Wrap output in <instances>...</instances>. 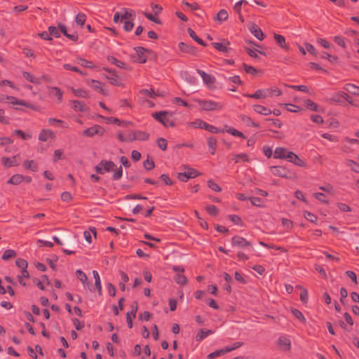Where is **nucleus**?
Listing matches in <instances>:
<instances>
[{
  "label": "nucleus",
  "instance_id": "53",
  "mask_svg": "<svg viewBox=\"0 0 359 359\" xmlns=\"http://www.w3.org/2000/svg\"><path fill=\"white\" fill-rule=\"evenodd\" d=\"M207 184L208 187L215 191L219 192L222 191V188L212 180H208Z\"/></svg>",
  "mask_w": 359,
  "mask_h": 359
},
{
  "label": "nucleus",
  "instance_id": "38",
  "mask_svg": "<svg viewBox=\"0 0 359 359\" xmlns=\"http://www.w3.org/2000/svg\"><path fill=\"white\" fill-rule=\"evenodd\" d=\"M29 273L27 269L20 270V274L18 276L19 283L22 285H26V283L24 281V278H29Z\"/></svg>",
  "mask_w": 359,
  "mask_h": 359
},
{
  "label": "nucleus",
  "instance_id": "42",
  "mask_svg": "<svg viewBox=\"0 0 359 359\" xmlns=\"http://www.w3.org/2000/svg\"><path fill=\"white\" fill-rule=\"evenodd\" d=\"M124 13L121 15V21L123 22V20H130L135 15V12L133 10H128L127 8H123Z\"/></svg>",
  "mask_w": 359,
  "mask_h": 359
},
{
  "label": "nucleus",
  "instance_id": "48",
  "mask_svg": "<svg viewBox=\"0 0 359 359\" xmlns=\"http://www.w3.org/2000/svg\"><path fill=\"white\" fill-rule=\"evenodd\" d=\"M73 107L76 111H83L86 106L81 101L74 100L73 101Z\"/></svg>",
  "mask_w": 359,
  "mask_h": 359
},
{
  "label": "nucleus",
  "instance_id": "63",
  "mask_svg": "<svg viewBox=\"0 0 359 359\" xmlns=\"http://www.w3.org/2000/svg\"><path fill=\"white\" fill-rule=\"evenodd\" d=\"M151 318V314L149 311H144L139 314L138 318L140 320H149Z\"/></svg>",
  "mask_w": 359,
  "mask_h": 359
},
{
  "label": "nucleus",
  "instance_id": "20",
  "mask_svg": "<svg viewBox=\"0 0 359 359\" xmlns=\"http://www.w3.org/2000/svg\"><path fill=\"white\" fill-rule=\"evenodd\" d=\"M252 107L254 111L259 114L267 116L271 114V110L264 106L255 104Z\"/></svg>",
  "mask_w": 359,
  "mask_h": 359
},
{
  "label": "nucleus",
  "instance_id": "32",
  "mask_svg": "<svg viewBox=\"0 0 359 359\" xmlns=\"http://www.w3.org/2000/svg\"><path fill=\"white\" fill-rule=\"evenodd\" d=\"M212 333L213 331L212 330L204 331L203 329H200L196 336V340L199 341Z\"/></svg>",
  "mask_w": 359,
  "mask_h": 359
},
{
  "label": "nucleus",
  "instance_id": "28",
  "mask_svg": "<svg viewBox=\"0 0 359 359\" xmlns=\"http://www.w3.org/2000/svg\"><path fill=\"white\" fill-rule=\"evenodd\" d=\"M23 166L25 168L30 170L33 172H36L38 170V165L33 160H26L23 163Z\"/></svg>",
  "mask_w": 359,
  "mask_h": 359
},
{
  "label": "nucleus",
  "instance_id": "59",
  "mask_svg": "<svg viewBox=\"0 0 359 359\" xmlns=\"http://www.w3.org/2000/svg\"><path fill=\"white\" fill-rule=\"evenodd\" d=\"M304 46H305V47H306V48L307 51H308L310 54H311L312 55H314V56H316V55H317L318 52H317L316 49L315 48V47H314L312 44H311V43H309L306 42V43H304Z\"/></svg>",
  "mask_w": 359,
  "mask_h": 359
},
{
  "label": "nucleus",
  "instance_id": "26",
  "mask_svg": "<svg viewBox=\"0 0 359 359\" xmlns=\"http://www.w3.org/2000/svg\"><path fill=\"white\" fill-rule=\"evenodd\" d=\"M24 181V176L20 174L13 175L8 181V184L18 185Z\"/></svg>",
  "mask_w": 359,
  "mask_h": 359
},
{
  "label": "nucleus",
  "instance_id": "7",
  "mask_svg": "<svg viewBox=\"0 0 359 359\" xmlns=\"http://www.w3.org/2000/svg\"><path fill=\"white\" fill-rule=\"evenodd\" d=\"M103 69L110 74L109 76H105V78L109 80L111 85L116 86H122V82L115 69H111L108 67H104Z\"/></svg>",
  "mask_w": 359,
  "mask_h": 359
},
{
  "label": "nucleus",
  "instance_id": "5",
  "mask_svg": "<svg viewBox=\"0 0 359 359\" xmlns=\"http://www.w3.org/2000/svg\"><path fill=\"white\" fill-rule=\"evenodd\" d=\"M116 167L114 163L111 161L102 160L100 163L95 166V171L100 175L104 174L106 172H110Z\"/></svg>",
  "mask_w": 359,
  "mask_h": 359
},
{
  "label": "nucleus",
  "instance_id": "62",
  "mask_svg": "<svg viewBox=\"0 0 359 359\" xmlns=\"http://www.w3.org/2000/svg\"><path fill=\"white\" fill-rule=\"evenodd\" d=\"M175 280L178 284L182 285H185L187 283V278L186 276L181 274H177Z\"/></svg>",
  "mask_w": 359,
  "mask_h": 359
},
{
  "label": "nucleus",
  "instance_id": "33",
  "mask_svg": "<svg viewBox=\"0 0 359 359\" xmlns=\"http://www.w3.org/2000/svg\"><path fill=\"white\" fill-rule=\"evenodd\" d=\"M22 76L27 81L31 83H33L34 84L40 83V79L39 78L35 77L34 75L29 72H23Z\"/></svg>",
  "mask_w": 359,
  "mask_h": 359
},
{
  "label": "nucleus",
  "instance_id": "21",
  "mask_svg": "<svg viewBox=\"0 0 359 359\" xmlns=\"http://www.w3.org/2000/svg\"><path fill=\"white\" fill-rule=\"evenodd\" d=\"M149 138V134L141 130H135L133 139L136 140L145 141Z\"/></svg>",
  "mask_w": 359,
  "mask_h": 359
},
{
  "label": "nucleus",
  "instance_id": "55",
  "mask_svg": "<svg viewBox=\"0 0 359 359\" xmlns=\"http://www.w3.org/2000/svg\"><path fill=\"white\" fill-rule=\"evenodd\" d=\"M228 217L235 224L241 225V226L243 225L242 219L239 216H238L236 215H229L228 216Z\"/></svg>",
  "mask_w": 359,
  "mask_h": 359
},
{
  "label": "nucleus",
  "instance_id": "34",
  "mask_svg": "<svg viewBox=\"0 0 359 359\" xmlns=\"http://www.w3.org/2000/svg\"><path fill=\"white\" fill-rule=\"evenodd\" d=\"M278 344L280 346H284L285 350H290L291 348L290 339L284 337L278 339Z\"/></svg>",
  "mask_w": 359,
  "mask_h": 359
},
{
  "label": "nucleus",
  "instance_id": "60",
  "mask_svg": "<svg viewBox=\"0 0 359 359\" xmlns=\"http://www.w3.org/2000/svg\"><path fill=\"white\" fill-rule=\"evenodd\" d=\"M140 93L144 95H147L149 97L154 98L156 96L159 95L158 94H156L154 90L151 88L150 90L142 89Z\"/></svg>",
  "mask_w": 359,
  "mask_h": 359
},
{
  "label": "nucleus",
  "instance_id": "36",
  "mask_svg": "<svg viewBox=\"0 0 359 359\" xmlns=\"http://www.w3.org/2000/svg\"><path fill=\"white\" fill-rule=\"evenodd\" d=\"M204 83L208 86L209 88H213L214 83L215 81V79L210 74H207V75L203 79Z\"/></svg>",
  "mask_w": 359,
  "mask_h": 359
},
{
  "label": "nucleus",
  "instance_id": "29",
  "mask_svg": "<svg viewBox=\"0 0 359 359\" xmlns=\"http://www.w3.org/2000/svg\"><path fill=\"white\" fill-rule=\"evenodd\" d=\"M105 132V130L103 127L100 126V125H94L91 126V137L93 135H98V136H102Z\"/></svg>",
  "mask_w": 359,
  "mask_h": 359
},
{
  "label": "nucleus",
  "instance_id": "25",
  "mask_svg": "<svg viewBox=\"0 0 359 359\" xmlns=\"http://www.w3.org/2000/svg\"><path fill=\"white\" fill-rule=\"evenodd\" d=\"M187 32L189 33L190 37L192 39H194L196 42H197L198 44L204 47L207 46V43H205L201 38H199L192 29L188 28Z\"/></svg>",
  "mask_w": 359,
  "mask_h": 359
},
{
  "label": "nucleus",
  "instance_id": "15",
  "mask_svg": "<svg viewBox=\"0 0 359 359\" xmlns=\"http://www.w3.org/2000/svg\"><path fill=\"white\" fill-rule=\"evenodd\" d=\"M92 87L102 94L103 95H107L108 91L104 88V84L99 81L91 79Z\"/></svg>",
  "mask_w": 359,
  "mask_h": 359
},
{
  "label": "nucleus",
  "instance_id": "16",
  "mask_svg": "<svg viewBox=\"0 0 359 359\" xmlns=\"http://www.w3.org/2000/svg\"><path fill=\"white\" fill-rule=\"evenodd\" d=\"M273 38H274L276 43L281 48L285 49L286 50H289L290 48L285 42V38L283 35L274 33Z\"/></svg>",
  "mask_w": 359,
  "mask_h": 359
},
{
  "label": "nucleus",
  "instance_id": "1",
  "mask_svg": "<svg viewBox=\"0 0 359 359\" xmlns=\"http://www.w3.org/2000/svg\"><path fill=\"white\" fill-rule=\"evenodd\" d=\"M152 117L163 125L164 127H175V123L172 119V113L167 111H161L152 114Z\"/></svg>",
  "mask_w": 359,
  "mask_h": 359
},
{
  "label": "nucleus",
  "instance_id": "2",
  "mask_svg": "<svg viewBox=\"0 0 359 359\" xmlns=\"http://www.w3.org/2000/svg\"><path fill=\"white\" fill-rule=\"evenodd\" d=\"M136 53L134 55H132V59L134 62L143 64L147 62V57L145 55L146 53L148 55H154L155 59L157 58V54L153 51L152 50L142 47L137 46L134 48Z\"/></svg>",
  "mask_w": 359,
  "mask_h": 359
},
{
  "label": "nucleus",
  "instance_id": "47",
  "mask_svg": "<svg viewBox=\"0 0 359 359\" xmlns=\"http://www.w3.org/2000/svg\"><path fill=\"white\" fill-rule=\"evenodd\" d=\"M299 287L302 289L299 294L300 300L304 304H306L308 302V291L306 288H302L301 286Z\"/></svg>",
  "mask_w": 359,
  "mask_h": 359
},
{
  "label": "nucleus",
  "instance_id": "40",
  "mask_svg": "<svg viewBox=\"0 0 359 359\" xmlns=\"http://www.w3.org/2000/svg\"><path fill=\"white\" fill-rule=\"evenodd\" d=\"M208 146L212 149L211 154L214 155L216 151L217 140L212 137H209L208 139Z\"/></svg>",
  "mask_w": 359,
  "mask_h": 359
},
{
  "label": "nucleus",
  "instance_id": "22",
  "mask_svg": "<svg viewBox=\"0 0 359 359\" xmlns=\"http://www.w3.org/2000/svg\"><path fill=\"white\" fill-rule=\"evenodd\" d=\"M107 59L109 62H111V64L116 65V67H118L119 68H122V69H128L124 62L117 60L114 56L109 55V56H107Z\"/></svg>",
  "mask_w": 359,
  "mask_h": 359
},
{
  "label": "nucleus",
  "instance_id": "9",
  "mask_svg": "<svg viewBox=\"0 0 359 359\" xmlns=\"http://www.w3.org/2000/svg\"><path fill=\"white\" fill-rule=\"evenodd\" d=\"M231 243L233 246L244 248L247 247H251L252 244L246 239L241 236H235L231 238Z\"/></svg>",
  "mask_w": 359,
  "mask_h": 359
},
{
  "label": "nucleus",
  "instance_id": "8",
  "mask_svg": "<svg viewBox=\"0 0 359 359\" xmlns=\"http://www.w3.org/2000/svg\"><path fill=\"white\" fill-rule=\"evenodd\" d=\"M192 124L195 125V127L196 128L205 129L212 133H224V130H220L217 127L210 125L201 119L192 123Z\"/></svg>",
  "mask_w": 359,
  "mask_h": 359
},
{
  "label": "nucleus",
  "instance_id": "10",
  "mask_svg": "<svg viewBox=\"0 0 359 359\" xmlns=\"http://www.w3.org/2000/svg\"><path fill=\"white\" fill-rule=\"evenodd\" d=\"M287 156V161L291 163H293L294 165L302 168L306 167V163L294 152H288Z\"/></svg>",
  "mask_w": 359,
  "mask_h": 359
},
{
  "label": "nucleus",
  "instance_id": "6",
  "mask_svg": "<svg viewBox=\"0 0 359 359\" xmlns=\"http://www.w3.org/2000/svg\"><path fill=\"white\" fill-rule=\"evenodd\" d=\"M270 170L276 176L287 179L292 177V172L284 166H271Z\"/></svg>",
  "mask_w": 359,
  "mask_h": 359
},
{
  "label": "nucleus",
  "instance_id": "64",
  "mask_svg": "<svg viewBox=\"0 0 359 359\" xmlns=\"http://www.w3.org/2000/svg\"><path fill=\"white\" fill-rule=\"evenodd\" d=\"M64 158L63 151L61 149H57L54 151L53 154V161L56 162L59 159H62Z\"/></svg>",
  "mask_w": 359,
  "mask_h": 359
},
{
  "label": "nucleus",
  "instance_id": "12",
  "mask_svg": "<svg viewBox=\"0 0 359 359\" xmlns=\"http://www.w3.org/2000/svg\"><path fill=\"white\" fill-rule=\"evenodd\" d=\"M179 49L184 53H187L191 55H196L197 51L196 48L192 46L187 44L184 42H180L178 44Z\"/></svg>",
  "mask_w": 359,
  "mask_h": 359
},
{
  "label": "nucleus",
  "instance_id": "44",
  "mask_svg": "<svg viewBox=\"0 0 359 359\" xmlns=\"http://www.w3.org/2000/svg\"><path fill=\"white\" fill-rule=\"evenodd\" d=\"M320 57L323 59H327L330 62H335L338 60V57L336 55H332L327 52H323Z\"/></svg>",
  "mask_w": 359,
  "mask_h": 359
},
{
  "label": "nucleus",
  "instance_id": "4",
  "mask_svg": "<svg viewBox=\"0 0 359 359\" xmlns=\"http://www.w3.org/2000/svg\"><path fill=\"white\" fill-rule=\"evenodd\" d=\"M194 101L200 104L202 109L205 111L219 110L222 108V104L214 101L202 100L200 99H195Z\"/></svg>",
  "mask_w": 359,
  "mask_h": 359
},
{
  "label": "nucleus",
  "instance_id": "37",
  "mask_svg": "<svg viewBox=\"0 0 359 359\" xmlns=\"http://www.w3.org/2000/svg\"><path fill=\"white\" fill-rule=\"evenodd\" d=\"M291 312L295 316L300 322L305 324L306 323V318H304L303 313L298 310L297 309L291 308Z\"/></svg>",
  "mask_w": 359,
  "mask_h": 359
},
{
  "label": "nucleus",
  "instance_id": "30",
  "mask_svg": "<svg viewBox=\"0 0 359 359\" xmlns=\"http://www.w3.org/2000/svg\"><path fill=\"white\" fill-rule=\"evenodd\" d=\"M344 89L354 95H359V87L352 83H346Z\"/></svg>",
  "mask_w": 359,
  "mask_h": 359
},
{
  "label": "nucleus",
  "instance_id": "14",
  "mask_svg": "<svg viewBox=\"0 0 359 359\" xmlns=\"http://www.w3.org/2000/svg\"><path fill=\"white\" fill-rule=\"evenodd\" d=\"M250 30L257 39L262 41L265 38V34L255 23L252 24Z\"/></svg>",
  "mask_w": 359,
  "mask_h": 359
},
{
  "label": "nucleus",
  "instance_id": "54",
  "mask_svg": "<svg viewBox=\"0 0 359 359\" xmlns=\"http://www.w3.org/2000/svg\"><path fill=\"white\" fill-rule=\"evenodd\" d=\"M242 66L247 74L255 75L257 73V70L252 66L248 65L245 63H243Z\"/></svg>",
  "mask_w": 359,
  "mask_h": 359
},
{
  "label": "nucleus",
  "instance_id": "3",
  "mask_svg": "<svg viewBox=\"0 0 359 359\" xmlns=\"http://www.w3.org/2000/svg\"><path fill=\"white\" fill-rule=\"evenodd\" d=\"M0 102H8V104H12L13 106L20 105V106L29 107L32 109H35V107L33 105L27 103L25 100H18L16 97H12V96H6V95H0Z\"/></svg>",
  "mask_w": 359,
  "mask_h": 359
},
{
  "label": "nucleus",
  "instance_id": "61",
  "mask_svg": "<svg viewBox=\"0 0 359 359\" xmlns=\"http://www.w3.org/2000/svg\"><path fill=\"white\" fill-rule=\"evenodd\" d=\"M314 196L317 200L322 203H324L325 204L329 203V201L326 200V196L323 193H315Z\"/></svg>",
  "mask_w": 359,
  "mask_h": 359
},
{
  "label": "nucleus",
  "instance_id": "58",
  "mask_svg": "<svg viewBox=\"0 0 359 359\" xmlns=\"http://www.w3.org/2000/svg\"><path fill=\"white\" fill-rule=\"evenodd\" d=\"M143 166L147 170H151L155 167L154 161L153 160L147 159L143 162Z\"/></svg>",
  "mask_w": 359,
  "mask_h": 359
},
{
  "label": "nucleus",
  "instance_id": "52",
  "mask_svg": "<svg viewBox=\"0 0 359 359\" xmlns=\"http://www.w3.org/2000/svg\"><path fill=\"white\" fill-rule=\"evenodd\" d=\"M123 29L126 32H130L134 27V23L130 20H123Z\"/></svg>",
  "mask_w": 359,
  "mask_h": 359
},
{
  "label": "nucleus",
  "instance_id": "35",
  "mask_svg": "<svg viewBox=\"0 0 359 359\" xmlns=\"http://www.w3.org/2000/svg\"><path fill=\"white\" fill-rule=\"evenodd\" d=\"M76 276L84 286L88 285V277L81 270H77L76 271Z\"/></svg>",
  "mask_w": 359,
  "mask_h": 359
},
{
  "label": "nucleus",
  "instance_id": "18",
  "mask_svg": "<svg viewBox=\"0 0 359 359\" xmlns=\"http://www.w3.org/2000/svg\"><path fill=\"white\" fill-rule=\"evenodd\" d=\"M290 152L285 148L277 147L274 151V158L287 159V153Z\"/></svg>",
  "mask_w": 359,
  "mask_h": 359
},
{
  "label": "nucleus",
  "instance_id": "19",
  "mask_svg": "<svg viewBox=\"0 0 359 359\" xmlns=\"http://www.w3.org/2000/svg\"><path fill=\"white\" fill-rule=\"evenodd\" d=\"M228 18H229V14H228L227 11L225 9H222L218 11L216 16H215L213 18V20L222 23L223 22H224L225 20H226L228 19Z\"/></svg>",
  "mask_w": 359,
  "mask_h": 359
},
{
  "label": "nucleus",
  "instance_id": "11",
  "mask_svg": "<svg viewBox=\"0 0 359 359\" xmlns=\"http://www.w3.org/2000/svg\"><path fill=\"white\" fill-rule=\"evenodd\" d=\"M55 138V133L50 129H42L39 134V140L46 142L48 140H54Z\"/></svg>",
  "mask_w": 359,
  "mask_h": 359
},
{
  "label": "nucleus",
  "instance_id": "57",
  "mask_svg": "<svg viewBox=\"0 0 359 359\" xmlns=\"http://www.w3.org/2000/svg\"><path fill=\"white\" fill-rule=\"evenodd\" d=\"M15 256V252L14 250H7L4 252V254L2 255V259L4 260H8Z\"/></svg>",
  "mask_w": 359,
  "mask_h": 359
},
{
  "label": "nucleus",
  "instance_id": "23",
  "mask_svg": "<svg viewBox=\"0 0 359 359\" xmlns=\"http://www.w3.org/2000/svg\"><path fill=\"white\" fill-rule=\"evenodd\" d=\"M92 273L95 278V287L97 290L99 295L101 296L102 294V285H101L99 273L97 271H95V270L93 271Z\"/></svg>",
  "mask_w": 359,
  "mask_h": 359
},
{
  "label": "nucleus",
  "instance_id": "43",
  "mask_svg": "<svg viewBox=\"0 0 359 359\" xmlns=\"http://www.w3.org/2000/svg\"><path fill=\"white\" fill-rule=\"evenodd\" d=\"M205 210L208 214H210L212 216H217L219 213V210L214 205H210L205 207Z\"/></svg>",
  "mask_w": 359,
  "mask_h": 359
},
{
  "label": "nucleus",
  "instance_id": "13",
  "mask_svg": "<svg viewBox=\"0 0 359 359\" xmlns=\"http://www.w3.org/2000/svg\"><path fill=\"white\" fill-rule=\"evenodd\" d=\"M212 46L217 50L222 53H228L229 51L230 42L225 39H222V43L214 42L212 43Z\"/></svg>",
  "mask_w": 359,
  "mask_h": 359
},
{
  "label": "nucleus",
  "instance_id": "39",
  "mask_svg": "<svg viewBox=\"0 0 359 359\" xmlns=\"http://www.w3.org/2000/svg\"><path fill=\"white\" fill-rule=\"evenodd\" d=\"M238 159L242 160L243 162H249L250 161L248 155L245 153L233 155L232 160L234 161V162L236 163H238L239 162Z\"/></svg>",
  "mask_w": 359,
  "mask_h": 359
},
{
  "label": "nucleus",
  "instance_id": "27",
  "mask_svg": "<svg viewBox=\"0 0 359 359\" xmlns=\"http://www.w3.org/2000/svg\"><path fill=\"white\" fill-rule=\"evenodd\" d=\"M225 127H226V129L224 130V132L226 131L235 137H239L243 139H246V136L242 132H241L232 127H228L227 126H226Z\"/></svg>",
  "mask_w": 359,
  "mask_h": 359
},
{
  "label": "nucleus",
  "instance_id": "51",
  "mask_svg": "<svg viewBox=\"0 0 359 359\" xmlns=\"http://www.w3.org/2000/svg\"><path fill=\"white\" fill-rule=\"evenodd\" d=\"M16 266L20 269V270L27 269L28 266V263L26 260L23 259H18L15 262Z\"/></svg>",
  "mask_w": 359,
  "mask_h": 359
},
{
  "label": "nucleus",
  "instance_id": "56",
  "mask_svg": "<svg viewBox=\"0 0 359 359\" xmlns=\"http://www.w3.org/2000/svg\"><path fill=\"white\" fill-rule=\"evenodd\" d=\"M158 147L163 151L167 149V140L163 137H158L156 140Z\"/></svg>",
  "mask_w": 359,
  "mask_h": 359
},
{
  "label": "nucleus",
  "instance_id": "46",
  "mask_svg": "<svg viewBox=\"0 0 359 359\" xmlns=\"http://www.w3.org/2000/svg\"><path fill=\"white\" fill-rule=\"evenodd\" d=\"M13 133L19 137H20L22 140H27L32 138L31 134H27L24 133L21 130H15Z\"/></svg>",
  "mask_w": 359,
  "mask_h": 359
},
{
  "label": "nucleus",
  "instance_id": "24",
  "mask_svg": "<svg viewBox=\"0 0 359 359\" xmlns=\"http://www.w3.org/2000/svg\"><path fill=\"white\" fill-rule=\"evenodd\" d=\"M347 98H350V96L344 91H340L339 93H335L331 98V100L334 102H341L342 101V99Z\"/></svg>",
  "mask_w": 359,
  "mask_h": 359
},
{
  "label": "nucleus",
  "instance_id": "41",
  "mask_svg": "<svg viewBox=\"0 0 359 359\" xmlns=\"http://www.w3.org/2000/svg\"><path fill=\"white\" fill-rule=\"evenodd\" d=\"M346 165L348 166L352 171L359 173V164L351 159L346 161Z\"/></svg>",
  "mask_w": 359,
  "mask_h": 359
},
{
  "label": "nucleus",
  "instance_id": "50",
  "mask_svg": "<svg viewBox=\"0 0 359 359\" xmlns=\"http://www.w3.org/2000/svg\"><path fill=\"white\" fill-rule=\"evenodd\" d=\"M144 15L151 22H154L156 24L161 25L162 22L158 18H156L154 15L149 13H144Z\"/></svg>",
  "mask_w": 359,
  "mask_h": 359
},
{
  "label": "nucleus",
  "instance_id": "45",
  "mask_svg": "<svg viewBox=\"0 0 359 359\" xmlns=\"http://www.w3.org/2000/svg\"><path fill=\"white\" fill-rule=\"evenodd\" d=\"M305 102V104H306V107L311 110V111H318V104L316 103H315L314 102H313L312 100L308 99V100H306L304 101Z\"/></svg>",
  "mask_w": 359,
  "mask_h": 359
},
{
  "label": "nucleus",
  "instance_id": "49",
  "mask_svg": "<svg viewBox=\"0 0 359 359\" xmlns=\"http://www.w3.org/2000/svg\"><path fill=\"white\" fill-rule=\"evenodd\" d=\"M304 217L311 222L316 223L317 222V216L309 211L304 212Z\"/></svg>",
  "mask_w": 359,
  "mask_h": 359
},
{
  "label": "nucleus",
  "instance_id": "17",
  "mask_svg": "<svg viewBox=\"0 0 359 359\" xmlns=\"http://www.w3.org/2000/svg\"><path fill=\"white\" fill-rule=\"evenodd\" d=\"M17 156H13L12 158L2 157L1 163L2 165L6 168H10L12 166H16L18 163L16 161Z\"/></svg>",
  "mask_w": 359,
  "mask_h": 359
},
{
  "label": "nucleus",
  "instance_id": "31",
  "mask_svg": "<svg viewBox=\"0 0 359 359\" xmlns=\"http://www.w3.org/2000/svg\"><path fill=\"white\" fill-rule=\"evenodd\" d=\"M243 96L246 97H251L255 99H261V98H265L266 97V94H264V92L263 90L259 89L256 90L253 94H244Z\"/></svg>",
  "mask_w": 359,
  "mask_h": 359
}]
</instances>
